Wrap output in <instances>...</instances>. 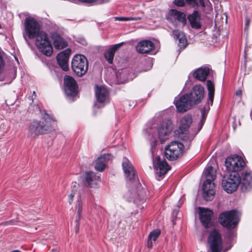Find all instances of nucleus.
I'll return each instance as SVG.
<instances>
[{
    "mask_svg": "<svg viewBox=\"0 0 252 252\" xmlns=\"http://www.w3.org/2000/svg\"><path fill=\"white\" fill-rule=\"evenodd\" d=\"M26 35L30 39L35 38V45L39 50L46 56H51L53 47L47 33L40 30L38 23L33 19L26 18L25 20Z\"/></svg>",
    "mask_w": 252,
    "mask_h": 252,
    "instance_id": "f257e3e1",
    "label": "nucleus"
},
{
    "mask_svg": "<svg viewBox=\"0 0 252 252\" xmlns=\"http://www.w3.org/2000/svg\"><path fill=\"white\" fill-rule=\"evenodd\" d=\"M204 175L206 179L202 186L203 196L205 200L211 201L214 198L216 192L214 183L216 177V171L212 166H209L206 168Z\"/></svg>",
    "mask_w": 252,
    "mask_h": 252,
    "instance_id": "f03ea898",
    "label": "nucleus"
},
{
    "mask_svg": "<svg viewBox=\"0 0 252 252\" xmlns=\"http://www.w3.org/2000/svg\"><path fill=\"white\" fill-rule=\"evenodd\" d=\"M71 67L77 76H84L88 69V62L86 57L81 54L74 56L71 62Z\"/></svg>",
    "mask_w": 252,
    "mask_h": 252,
    "instance_id": "7ed1b4c3",
    "label": "nucleus"
},
{
    "mask_svg": "<svg viewBox=\"0 0 252 252\" xmlns=\"http://www.w3.org/2000/svg\"><path fill=\"white\" fill-rule=\"evenodd\" d=\"M218 220L222 226L228 229L234 228L239 222L237 212L234 210L220 213Z\"/></svg>",
    "mask_w": 252,
    "mask_h": 252,
    "instance_id": "20e7f679",
    "label": "nucleus"
},
{
    "mask_svg": "<svg viewBox=\"0 0 252 252\" xmlns=\"http://www.w3.org/2000/svg\"><path fill=\"white\" fill-rule=\"evenodd\" d=\"M52 128L51 126L45 125L44 122L34 120L29 126L28 136L32 138H36L40 135L51 131Z\"/></svg>",
    "mask_w": 252,
    "mask_h": 252,
    "instance_id": "39448f33",
    "label": "nucleus"
},
{
    "mask_svg": "<svg viewBox=\"0 0 252 252\" xmlns=\"http://www.w3.org/2000/svg\"><path fill=\"white\" fill-rule=\"evenodd\" d=\"M225 166L228 171L237 173L244 169L246 166V162L241 157L233 155L226 158Z\"/></svg>",
    "mask_w": 252,
    "mask_h": 252,
    "instance_id": "423d86ee",
    "label": "nucleus"
},
{
    "mask_svg": "<svg viewBox=\"0 0 252 252\" xmlns=\"http://www.w3.org/2000/svg\"><path fill=\"white\" fill-rule=\"evenodd\" d=\"M184 148L182 143L172 141L165 147V156L170 160H176L182 156Z\"/></svg>",
    "mask_w": 252,
    "mask_h": 252,
    "instance_id": "0eeeda50",
    "label": "nucleus"
},
{
    "mask_svg": "<svg viewBox=\"0 0 252 252\" xmlns=\"http://www.w3.org/2000/svg\"><path fill=\"white\" fill-rule=\"evenodd\" d=\"M240 184V176L238 173L230 174L224 177L222 181V187L227 193L235 191Z\"/></svg>",
    "mask_w": 252,
    "mask_h": 252,
    "instance_id": "6e6552de",
    "label": "nucleus"
},
{
    "mask_svg": "<svg viewBox=\"0 0 252 252\" xmlns=\"http://www.w3.org/2000/svg\"><path fill=\"white\" fill-rule=\"evenodd\" d=\"M208 242L211 252H222V241L221 235L218 230L214 229L210 232Z\"/></svg>",
    "mask_w": 252,
    "mask_h": 252,
    "instance_id": "1a4fd4ad",
    "label": "nucleus"
},
{
    "mask_svg": "<svg viewBox=\"0 0 252 252\" xmlns=\"http://www.w3.org/2000/svg\"><path fill=\"white\" fill-rule=\"evenodd\" d=\"M63 84L64 92L67 95L74 96L77 94V84L72 76L65 75Z\"/></svg>",
    "mask_w": 252,
    "mask_h": 252,
    "instance_id": "9d476101",
    "label": "nucleus"
},
{
    "mask_svg": "<svg viewBox=\"0 0 252 252\" xmlns=\"http://www.w3.org/2000/svg\"><path fill=\"white\" fill-rule=\"evenodd\" d=\"M174 102L178 111L181 113L187 111L193 105L187 94L182 95L178 99H176Z\"/></svg>",
    "mask_w": 252,
    "mask_h": 252,
    "instance_id": "9b49d317",
    "label": "nucleus"
},
{
    "mask_svg": "<svg viewBox=\"0 0 252 252\" xmlns=\"http://www.w3.org/2000/svg\"><path fill=\"white\" fill-rule=\"evenodd\" d=\"M173 124L170 120L161 123L158 128V137L161 143L164 142L167 139V136L173 130Z\"/></svg>",
    "mask_w": 252,
    "mask_h": 252,
    "instance_id": "f8f14e48",
    "label": "nucleus"
},
{
    "mask_svg": "<svg viewBox=\"0 0 252 252\" xmlns=\"http://www.w3.org/2000/svg\"><path fill=\"white\" fill-rule=\"evenodd\" d=\"M193 105L200 103L204 96V88L201 85H196L191 92L188 94Z\"/></svg>",
    "mask_w": 252,
    "mask_h": 252,
    "instance_id": "ddd939ff",
    "label": "nucleus"
},
{
    "mask_svg": "<svg viewBox=\"0 0 252 252\" xmlns=\"http://www.w3.org/2000/svg\"><path fill=\"white\" fill-rule=\"evenodd\" d=\"M153 164L157 174L161 177L165 175L170 169L169 165L164 159H161L159 157H157L153 159Z\"/></svg>",
    "mask_w": 252,
    "mask_h": 252,
    "instance_id": "4468645a",
    "label": "nucleus"
},
{
    "mask_svg": "<svg viewBox=\"0 0 252 252\" xmlns=\"http://www.w3.org/2000/svg\"><path fill=\"white\" fill-rule=\"evenodd\" d=\"M71 52L70 49H67L59 53L57 56L58 63L64 71L68 69V59Z\"/></svg>",
    "mask_w": 252,
    "mask_h": 252,
    "instance_id": "2eb2a0df",
    "label": "nucleus"
},
{
    "mask_svg": "<svg viewBox=\"0 0 252 252\" xmlns=\"http://www.w3.org/2000/svg\"><path fill=\"white\" fill-rule=\"evenodd\" d=\"M155 44L149 40H143L137 44L136 49L140 54H149L155 50Z\"/></svg>",
    "mask_w": 252,
    "mask_h": 252,
    "instance_id": "dca6fc26",
    "label": "nucleus"
},
{
    "mask_svg": "<svg viewBox=\"0 0 252 252\" xmlns=\"http://www.w3.org/2000/svg\"><path fill=\"white\" fill-rule=\"evenodd\" d=\"M95 96L97 101L100 103H107L109 102V91L104 87L95 86Z\"/></svg>",
    "mask_w": 252,
    "mask_h": 252,
    "instance_id": "f3484780",
    "label": "nucleus"
},
{
    "mask_svg": "<svg viewBox=\"0 0 252 252\" xmlns=\"http://www.w3.org/2000/svg\"><path fill=\"white\" fill-rule=\"evenodd\" d=\"M187 18L190 27L196 30L201 29L202 28L201 16L199 12L194 10L191 14L188 15Z\"/></svg>",
    "mask_w": 252,
    "mask_h": 252,
    "instance_id": "a211bd4d",
    "label": "nucleus"
},
{
    "mask_svg": "<svg viewBox=\"0 0 252 252\" xmlns=\"http://www.w3.org/2000/svg\"><path fill=\"white\" fill-rule=\"evenodd\" d=\"M213 212L212 210L206 208H200L199 218L203 226L208 228L212 224L211 218Z\"/></svg>",
    "mask_w": 252,
    "mask_h": 252,
    "instance_id": "6ab92c4d",
    "label": "nucleus"
},
{
    "mask_svg": "<svg viewBox=\"0 0 252 252\" xmlns=\"http://www.w3.org/2000/svg\"><path fill=\"white\" fill-rule=\"evenodd\" d=\"M240 184L243 191L248 190L252 185V171H246L240 176Z\"/></svg>",
    "mask_w": 252,
    "mask_h": 252,
    "instance_id": "aec40b11",
    "label": "nucleus"
},
{
    "mask_svg": "<svg viewBox=\"0 0 252 252\" xmlns=\"http://www.w3.org/2000/svg\"><path fill=\"white\" fill-rule=\"evenodd\" d=\"M122 166L126 178L130 181L134 180L136 177V173L131 163L125 158Z\"/></svg>",
    "mask_w": 252,
    "mask_h": 252,
    "instance_id": "412c9836",
    "label": "nucleus"
},
{
    "mask_svg": "<svg viewBox=\"0 0 252 252\" xmlns=\"http://www.w3.org/2000/svg\"><path fill=\"white\" fill-rule=\"evenodd\" d=\"M172 18L182 23L183 25L186 24V15L184 12L178 11L176 9H170L168 12L166 19L169 20Z\"/></svg>",
    "mask_w": 252,
    "mask_h": 252,
    "instance_id": "4be33fe9",
    "label": "nucleus"
},
{
    "mask_svg": "<svg viewBox=\"0 0 252 252\" xmlns=\"http://www.w3.org/2000/svg\"><path fill=\"white\" fill-rule=\"evenodd\" d=\"M172 35L175 39L178 40L179 50L181 51L184 49L187 46V40L184 32L180 30H175L173 31Z\"/></svg>",
    "mask_w": 252,
    "mask_h": 252,
    "instance_id": "5701e85b",
    "label": "nucleus"
},
{
    "mask_svg": "<svg viewBox=\"0 0 252 252\" xmlns=\"http://www.w3.org/2000/svg\"><path fill=\"white\" fill-rule=\"evenodd\" d=\"M113 156L110 154H103L96 160L95 169L96 170L101 172L105 168V162L111 160Z\"/></svg>",
    "mask_w": 252,
    "mask_h": 252,
    "instance_id": "b1692460",
    "label": "nucleus"
},
{
    "mask_svg": "<svg viewBox=\"0 0 252 252\" xmlns=\"http://www.w3.org/2000/svg\"><path fill=\"white\" fill-rule=\"evenodd\" d=\"M100 178L95 173L90 171L86 172L85 181L87 186L90 188H95L99 182Z\"/></svg>",
    "mask_w": 252,
    "mask_h": 252,
    "instance_id": "393cba45",
    "label": "nucleus"
},
{
    "mask_svg": "<svg viewBox=\"0 0 252 252\" xmlns=\"http://www.w3.org/2000/svg\"><path fill=\"white\" fill-rule=\"evenodd\" d=\"M53 44L56 49L61 50L67 46V43L65 40L57 33H53L52 35Z\"/></svg>",
    "mask_w": 252,
    "mask_h": 252,
    "instance_id": "a878e982",
    "label": "nucleus"
},
{
    "mask_svg": "<svg viewBox=\"0 0 252 252\" xmlns=\"http://www.w3.org/2000/svg\"><path fill=\"white\" fill-rule=\"evenodd\" d=\"M209 72L210 69L208 67H200L195 71L193 76L195 79L200 81H204L206 80Z\"/></svg>",
    "mask_w": 252,
    "mask_h": 252,
    "instance_id": "bb28decb",
    "label": "nucleus"
},
{
    "mask_svg": "<svg viewBox=\"0 0 252 252\" xmlns=\"http://www.w3.org/2000/svg\"><path fill=\"white\" fill-rule=\"evenodd\" d=\"M192 118L190 115H186L180 121L179 129L182 133H186L192 123Z\"/></svg>",
    "mask_w": 252,
    "mask_h": 252,
    "instance_id": "cd10ccee",
    "label": "nucleus"
},
{
    "mask_svg": "<svg viewBox=\"0 0 252 252\" xmlns=\"http://www.w3.org/2000/svg\"><path fill=\"white\" fill-rule=\"evenodd\" d=\"M123 44V43L114 45L111 48L107 50L104 53L106 60L110 63H112L113 61L115 53Z\"/></svg>",
    "mask_w": 252,
    "mask_h": 252,
    "instance_id": "c85d7f7f",
    "label": "nucleus"
},
{
    "mask_svg": "<svg viewBox=\"0 0 252 252\" xmlns=\"http://www.w3.org/2000/svg\"><path fill=\"white\" fill-rule=\"evenodd\" d=\"M160 234V231L158 229L154 230L152 232H150L149 234L147 241V247L149 248H152L153 241L155 242Z\"/></svg>",
    "mask_w": 252,
    "mask_h": 252,
    "instance_id": "c756f323",
    "label": "nucleus"
},
{
    "mask_svg": "<svg viewBox=\"0 0 252 252\" xmlns=\"http://www.w3.org/2000/svg\"><path fill=\"white\" fill-rule=\"evenodd\" d=\"M82 209L83 203L81 201H78L76 205V211H77V214L78 216V218L75 220L76 223L75 227L76 233H78L79 231V220L81 218Z\"/></svg>",
    "mask_w": 252,
    "mask_h": 252,
    "instance_id": "7c9ffc66",
    "label": "nucleus"
},
{
    "mask_svg": "<svg viewBox=\"0 0 252 252\" xmlns=\"http://www.w3.org/2000/svg\"><path fill=\"white\" fill-rule=\"evenodd\" d=\"M207 87L208 91V100L209 103L213 104L214 97L215 86L214 84L211 80H208L207 82Z\"/></svg>",
    "mask_w": 252,
    "mask_h": 252,
    "instance_id": "2f4dec72",
    "label": "nucleus"
},
{
    "mask_svg": "<svg viewBox=\"0 0 252 252\" xmlns=\"http://www.w3.org/2000/svg\"><path fill=\"white\" fill-rule=\"evenodd\" d=\"M201 115L202 119L199 123V127L198 128L197 132L200 131L202 128L207 117V114L206 113V110L205 108L201 111Z\"/></svg>",
    "mask_w": 252,
    "mask_h": 252,
    "instance_id": "473e14b6",
    "label": "nucleus"
},
{
    "mask_svg": "<svg viewBox=\"0 0 252 252\" xmlns=\"http://www.w3.org/2000/svg\"><path fill=\"white\" fill-rule=\"evenodd\" d=\"M115 19L116 20H119V21H130V20H134V21H137V20H140L141 19V18L140 17H116Z\"/></svg>",
    "mask_w": 252,
    "mask_h": 252,
    "instance_id": "72a5a7b5",
    "label": "nucleus"
},
{
    "mask_svg": "<svg viewBox=\"0 0 252 252\" xmlns=\"http://www.w3.org/2000/svg\"><path fill=\"white\" fill-rule=\"evenodd\" d=\"M42 119L45 121V125L51 126L50 124L52 122H54V120L46 112L44 114Z\"/></svg>",
    "mask_w": 252,
    "mask_h": 252,
    "instance_id": "f704fd0d",
    "label": "nucleus"
},
{
    "mask_svg": "<svg viewBox=\"0 0 252 252\" xmlns=\"http://www.w3.org/2000/svg\"><path fill=\"white\" fill-rule=\"evenodd\" d=\"M76 190H73L72 191L71 193L70 194H69L68 198L69 204H71L72 201H73V198L76 194Z\"/></svg>",
    "mask_w": 252,
    "mask_h": 252,
    "instance_id": "c9c22d12",
    "label": "nucleus"
},
{
    "mask_svg": "<svg viewBox=\"0 0 252 252\" xmlns=\"http://www.w3.org/2000/svg\"><path fill=\"white\" fill-rule=\"evenodd\" d=\"M236 95H238V96H241L242 94V91L240 90H237L236 92V93H235Z\"/></svg>",
    "mask_w": 252,
    "mask_h": 252,
    "instance_id": "e433bc0d",
    "label": "nucleus"
},
{
    "mask_svg": "<svg viewBox=\"0 0 252 252\" xmlns=\"http://www.w3.org/2000/svg\"><path fill=\"white\" fill-rule=\"evenodd\" d=\"M250 24V20L249 19H247L246 23V26L248 27Z\"/></svg>",
    "mask_w": 252,
    "mask_h": 252,
    "instance_id": "4c0bfd02",
    "label": "nucleus"
},
{
    "mask_svg": "<svg viewBox=\"0 0 252 252\" xmlns=\"http://www.w3.org/2000/svg\"><path fill=\"white\" fill-rule=\"evenodd\" d=\"M110 0H101V3H106L109 1Z\"/></svg>",
    "mask_w": 252,
    "mask_h": 252,
    "instance_id": "58836bf2",
    "label": "nucleus"
},
{
    "mask_svg": "<svg viewBox=\"0 0 252 252\" xmlns=\"http://www.w3.org/2000/svg\"><path fill=\"white\" fill-rule=\"evenodd\" d=\"M24 38H25V40H27L26 35H24Z\"/></svg>",
    "mask_w": 252,
    "mask_h": 252,
    "instance_id": "ea45409f",
    "label": "nucleus"
},
{
    "mask_svg": "<svg viewBox=\"0 0 252 252\" xmlns=\"http://www.w3.org/2000/svg\"><path fill=\"white\" fill-rule=\"evenodd\" d=\"M29 98L32 100V102H33V98H32V96L31 98L30 97H29Z\"/></svg>",
    "mask_w": 252,
    "mask_h": 252,
    "instance_id": "a19ab883",
    "label": "nucleus"
},
{
    "mask_svg": "<svg viewBox=\"0 0 252 252\" xmlns=\"http://www.w3.org/2000/svg\"><path fill=\"white\" fill-rule=\"evenodd\" d=\"M33 94H34L35 96V91L33 92Z\"/></svg>",
    "mask_w": 252,
    "mask_h": 252,
    "instance_id": "79ce46f5",
    "label": "nucleus"
},
{
    "mask_svg": "<svg viewBox=\"0 0 252 252\" xmlns=\"http://www.w3.org/2000/svg\"><path fill=\"white\" fill-rule=\"evenodd\" d=\"M56 251L54 250H52V252H56Z\"/></svg>",
    "mask_w": 252,
    "mask_h": 252,
    "instance_id": "37998d69",
    "label": "nucleus"
},
{
    "mask_svg": "<svg viewBox=\"0 0 252 252\" xmlns=\"http://www.w3.org/2000/svg\"><path fill=\"white\" fill-rule=\"evenodd\" d=\"M73 187H74V188H75V187H76V185H74L73 186Z\"/></svg>",
    "mask_w": 252,
    "mask_h": 252,
    "instance_id": "c03bdc74",
    "label": "nucleus"
}]
</instances>
